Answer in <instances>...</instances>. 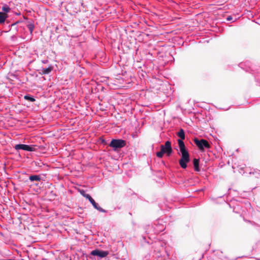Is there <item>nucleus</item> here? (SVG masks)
<instances>
[{
  "mask_svg": "<svg viewBox=\"0 0 260 260\" xmlns=\"http://www.w3.org/2000/svg\"><path fill=\"white\" fill-rule=\"evenodd\" d=\"M53 68L52 66H50L47 68H42L41 70V74L42 75L48 74L53 70Z\"/></svg>",
  "mask_w": 260,
  "mask_h": 260,
  "instance_id": "9",
  "label": "nucleus"
},
{
  "mask_svg": "<svg viewBox=\"0 0 260 260\" xmlns=\"http://www.w3.org/2000/svg\"><path fill=\"white\" fill-rule=\"evenodd\" d=\"M27 27L28 28L30 33L32 34L34 28V24L31 21H28L27 24Z\"/></svg>",
  "mask_w": 260,
  "mask_h": 260,
  "instance_id": "13",
  "label": "nucleus"
},
{
  "mask_svg": "<svg viewBox=\"0 0 260 260\" xmlns=\"http://www.w3.org/2000/svg\"><path fill=\"white\" fill-rule=\"evenodd\" d=\"M258 260H260V259H257Z\"/></svg>",
  "mask_w": 260,
  "mask_h": 260,
  "instance_id": "20",
  "label": "nucleus"
},
{
  "mask_svg": "<svg viewBox=\"0 0 260 260\" xmlns=\"http://www.w3.org/2000/svg\"><path fill=\"white\" fill-rule=\"evenodd\" d=\"M8 17V15L5 13L0 12V24L4 23Z\"/></svg>",
  "mask_w": 260,
  "mask_h": 260,
  "instance_id": "12",
  "label": "nucleus"
},
{
  "mask_svg": "<svg viewBox=\"0 0 260 260\" xmlns=\"http://www.w3.org/2000/svg\"><path fill=\"white\" fill-rule=\"evenodd\" d=\"M164 148V150L165 151V153L167 154V156H170L172 152V148L171 147V142L169 141L166 142L165 145L160 146V149Z\"/></svg>",
  "mask_w": 260,
  "mask_h": 260,
  "instance_id": "7",
  "label": "nucleus"
},
{
  "mask_svg": "<svg viewBox=\"0 0 260 260\" xmlns=\"http://www.w3.org/2000/svg\"><path fill=\"white\" fill-rule=\"evenodd\" d=\"M142 260H154L152 259V257H151V255L150 254H146Z\"/></svg>",
  "mask_w": 260,
  "mask_h": 260,
  "instance_id": "17",
  "label": "nucleus"
},
{
  "mask_svg": "<svg viewBox=\"0 0 260 260\" xmlns=\"http://www.w3.org/2000/svg\"><path fill=\"white\" fill-rule=\"evenodd\" d=\"M48 60L47 59L42 60V62L44 64L47 63H48Z\"/></svg>",
  "mask_w": 260,
  "mask_h": 260,
  "instance_id": "19",
  "label": "nucleus"
},
{
  "mask_svg": "<svg viewBox=\"0 0 260 260\" xmlns=\"http://www.w3.org/2000/svg\"><path fill=\"white\" fill-rule=\"evenodd\" d=\"M80 193L84 197L86 198V199L89 200L90 203L92 205V206L95 209H96L97 210L101 212L106 213L107 212L106 210L101 208L89 194H87L85 193L84 190H81Z\"/></svg>",
  "mask_w": 260,
  "mask_h": 260,
  "instance_id": "3",
  "label": "nucleus"
},
{
  "mask_svg": "<svg viewBox=\"0 0 260 260\" xmlns=\"http://www.w3.org/2000/svg\"><path fill=\"white\" fill-rule=\"evenodd\" d=\"M193 141L194 144L197 146L201 152H204L205 149H208L210 148V144L207 140L205 139H199L198 138H195Z\"/></svg>",
  "mask_w": 260,
  "mask_h": 260,
  "instance_id": "2",
  "label": "nucleus"
},
{
  "mask_svg": "<svg viewBox=\"0 0 260 260\" xmlns=\"http://www.w3.org/2000/svg\"><path fill=\"white\" fill-rule=\"evenodd\" d=\"M2 10L5 13H8L10 10V8L8 5H4L2 7Z\"/></svg>",
  "mask_w": 260,
  "mask_h": 260,
  "instance_id": "16",
  "label": "nucleus"
},
{
  "mask_svg": "<svg viewBox=\"0 0 260 260\" xmlns=\"http://www.w3.org/2000/svg\"><path fill=\"white\" fill-rule=\"evenodd\" d=\"M233 19V17L231 16H229L226 18V20L228 21H231Z\"/></svg>",
  "mask_w": 260,
  "mask_h": 260,
  "instance_id": "18",
  "label": "nucleus"
},
{
  "mask_svg": "<svg viewBox=\"0 0 260 260\" xmlns=\"http://www.w3.org/2000/svg\"><path fill=\"white\" fill-rule=\"evenodd\" d=\"M178 136L180 139L178 140L179 150L181 153V158L179 160V162L180 166L183 169H186L187 167V163L190 160L189 154L186 149L183 140L185 139V134L183 129H180L177 134Z\"/></svg>",
  "mask_w": 260,
  "mask_h": 260,
  "instance_id": "1",
  "label": "nucleus"
},
{
  "mask_svg": "<svg viewBox=\"0 0 260 260\" xmlns=\"http://www.w3.org/2000/svg\"><path fill=\"white\" fill-rule=\"evenodd\" d=\"M29 179L30 181H40L41 180V177L38 175H32L29 176Z\"/></svg>",
  "mask_w": 260,
  "mask_h": 260,
  "instance_id": "10",
  "label": "nucleus"
},
{
  "mask_svg": "<svg viewBox=\"0 0 260 260\" xmlns=\"http://www.w3.org/2000/svg\"><path fill=\"white\" fill-rule=\"evenodd\" d=\"M125 141L121 139H113L110 144V146L113 148L114 150L121 148L125 146Z\"/></svg>",
  "mask_w": 260,
  "mask_h": 260,
  "instance_id": "4",
  "label": "nucleus"
},
{
  "mask_svg": "<svg viewBox=\"0 0 260 260\" xmlns=\"http://www.w3.org/2000/svg\"><path fill=\"white\" fill-rule=\"evenodd\" d=\"M199 159L197 158H194L193 160V164L194 168V170L196 171L199 172L200 171V168H199Z\"/></svg>",
  "mask_w": 260,
  "mask_h": 260,
  "instance_id": "11",
  "label": "nucleus"
},
{
  "mask_svg": "<svg viewBox=\"0 0 260 260\" xmlns=\"http://www.w3.org/2000/svg\"><path fill=\"white\" fill-rule=\"evenodd\" d=\"M165 153V151L164 150V148L160 149V151L159 152H157L156 154L157 157L159 158H162L164 154Z\"/></svg>",
  "mask_w": 260,
  "mask_h": 260,
  "instance_id": "14",
  "label": "nucleus"
},
{
  "mask_svg": "<svg viewBox=\"0 0 260 260\" xmlns=\"http://www.w3.org/2000/svg\"><path fill=\"white\" fill-rule=\"evenodd\" d=\"M16 150H23L27 151H35L36 148L35 146L28 145L25 144H17L15 146Z\"/></svg>",
  "mask_w": 260,
  "mask_h": 260,
  "instance_id": "5",
  "label": "nucleus"
},
{
  "mask_svg": "<svg viewBox=\"0 0 260 260\" xmlns=\"http://www.w3.org/2000/svg\"><path fill=\"white\" fill-rule=\"evenodd\" d=\"M24 99L28 101L33 102L35 101V99L29 95H26L24 96Z\"/></svg>",
  "mask_w": 260,
  "mask_h": 260,
  "instance_id": "15",
  "label": "nucleus"
},
{
  "mask_svg": "<svg viewBox=\"0 0 260 260\" xmlns=\"http://www.w3.org/2000/svg\"><path fill=\"white\" fill-rule=\"evenodd\" d=\"M152 248L153 249L154 253H156V256H159L157 253H159L163 250L164 247L160 242H155L153 244Z\"/></svg>",
  "mask_w": 260,
  "mask_h": 260,
  "instance_id": "8",
  "label": "nucleus"
},
{
  "mask_svg": "<svg viewBox=\"0 0 260 260\" xmlns=\"http://www.w3.org/2000/svg\"><path fill=\"white\" fill-rule=\"evenodd\" d=\"M90 254L93 256H97L100 258H103L107 256L109 254L108 251H103L99 249H95L92 250Z\"/></svg>",
  "mask_w": 260,
  "mask_h": 260,
  "instance_id": "6",
  "label": "nucleus"
}]
</instances>
